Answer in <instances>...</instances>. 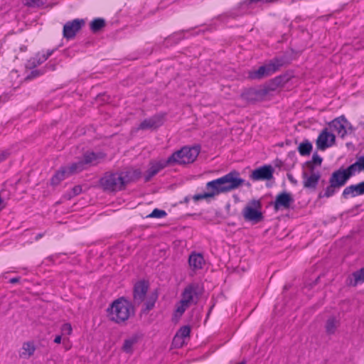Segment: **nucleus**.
<instances>
[{
  "instance_id": "f257e3e1",
  "label": "nucleus",
  "mask_w": 364,
  "mask_h": 364,
  "mask_svg": "<svg viewBox=\"0 0 364 364\" xmlns=\"http://www.w3.org/2000/svg\"><path fill=\"white\" fill-rule=\"evenodd\" d=\"M139 168L132 167L123 171H109L104 173L99 180V185L105 192L117 193L124 191L127 186L141 177Z\"/></svg>"
},
{
  "instance_id": "f03ea898",
  "label": "nucleus",
  "mask_w": 364,
  "mask_h": 364,
  "mask_svg": "<svg viewBox=\"0 0 364 364\" xmlns=\"http://www.w3.org/2000/svg\"><path fill=\"white\" fill-rule=\"evenodd\" d=\"M107 311L109 320L117 324L123 323L135 316L134 305L124 296L113 301Z\"/></svg>"
},
{
  "instance_id": "7ed1b4c3",
  "label": "nucleus",
  "mask_w": 364,
  "mask_h": 364,
  "mask_svg": "<svg viewBox=\"0 0 364 364\" xmlns=\"http://www.w3.org/2000/svg\"><path fill=\"white\" fill-rule=\"evenodd\" d=\"M244 183L245 180L240 177V173L232 170L222 177L208 182L205 188L214 190L217 195H219L237 189Z\"/></svg>"
},
{
  "instance_id": "20e7f679",
  "label": "nucleus",
  "mask_w": 364,
  "mask_h": 364,
  "mask_svg": "<svg viewBox=\"0 0 364 364\" xmlns=\"http://www.w3.org/2000/svg\"><path fill=\"white\" fill-rule=\"evenodd\" d=\"M200 151V146H183L181 149L174 151L168 157V162L171 166L185 165L193 163Z\"/></svg>"
},
{
  "instance_id": "39448f33",
  "label": "nucleus",
  "mask_w": 364,
  "mask_h": 364,
  "mask_svg": "<svg viewBox=\"0 0 364 364\" xmlns=\"http://www.w3.org/2000/svg\"><path fill=\"white\" fill-rule=\"evenodd\" d=\"M348 180L349 178L343 170V167L334 171L329 178L328 186L323 192L321 191L318 193V198H330L334 196L337 190L344 186Z\"/></svg>"
},
{
  "instance_id": "423d86ee",
  "label": "nucleus",
  "mask_w": 364,
  "mask_h": 364,
  "mask_svg": "<svg viewBox=\"0 0 364 364\" xmlns=\"http://www.w3.org/2000/svg\"><path fill=\"white\" fill-rule=\"evenodd\" d=\"M285 60L283 57H276L272 59L268 63L260 66L256 70L249 72L248 77L251 80H261L272 75L284 65Z\"/></svg>"
},
{
  "instance_id": "0eeeda50",
  "label": "nucleus",
  "mask_w": 364,
  "mask_h": 364,
  "mask_svg": "<svg viewBox=\"0 0 364 364\" xmlns=\"http://www.w3.org/2000/svg\"><path fill=\"white\" fill-rule=\"evenodd\" d=\"M249 204L251 205L245 206L242 210L244 219L254 223L262 221L264 217L259 210L262 208L261 202L259 200L252 199L249 202Z\"/></svg>"
},
{
  "instance_id": "6e6552de",
  "label": "nucleus",
  "mask_w": 364,
  "mask_h": 364,
  "mask_svg": "<svg viewBox=\"0 0 364 364\" xmlns=\"http://www.w3.org/2000/svg\"><path fill=\"white\" fill-rule=\"evenodd\" d=\"M269 93L266 85L263 88L250 87L241 92L240 97L247 103L255 104L264 100Z\"/></svg>"
},
{
  "instance_id": "1a4fd4ad",
  "label": "nucleus",
  "mask_w": 364,
  "mask_h": 364,
  "mask_svg": "<svg viewBox=\"0 0 364 364\" xmlns=\"http://www.w3.org/2000/svg\"><path fill=\"white\" fill-rule=\"evenodd\" d=\"M149 289V282L145 279L137 281L134 284L132 302L134 306L141 305L145 301Z\"/></svg>"
},
{
  "instance_id": "9d476101",
  "label": "nucleus",
  "mask_w": 364,
  "mask_h": 364,
  "mask_svg": "<svg viewBox=\"0 0 364 364\" xmlns=\"http://www.w3.org/2000/svg\"><path fill=\"white\" fill-rule=\"evenodd\" d=\"M85 25V21L83 18H75L67 21L63 28V38L67 40L73 39Z\"/></svg>"
},
{
  "instance_id": "9b49d317",
  "label": "nucleus",
  "mask_w": 364,
  "mask_h": 364,
  "mask_svg": "<svg viewBox=\"0 0 364 364\" xmlns=\"http://www.w3.org/2000/svg\"><path fill=\"white\" fill-rule=\"evenodd\" d=\"M294 202V198L291 193L282 191L279 193L272 205L275 211L288 210Z\"/></svg>"
},
{
  "instance_id": "f8f14e48",
  "label": "nucleus",
  "mask_w": 364,
  "mask_h": 364,
  "mask_svg": "<svg viewBox=\"0 0 364 364\" xmlns=\"http://www.w3.org/2000/svg\"><path fill=\"white\" fill-rule=\"evenodd\" d=\"M166 113L163 112L154 114L149 118L144 119L139 125L137 129H156L163 125Z\"/></svg>"
},
{
  "instance_id": "ddd939ff",
  "label": "nucleus",
  "mask_w": 364,
  "mask_h": 364,
  "mask_svg": "<svg viewBox=\"0 0 364 364\" xmlns=\"http://www.w3.org/2000/svg\"><path fill=\"white\" fill-rule=\"evenodd\" d=\"M336 141V136L333 133L328 132L327 128H324L319 134L316 144L317 149L321 151L326 150L331 147Z\"/></svg>"
},
{
  "instance_id": "4468645a",
  "label": "nucleus",
  "mask_w": 364,
  "mask_h": 364,
  "mask_svg": "<svg viewBox=\"0 0 364 364\" xmlns=\"http://www.w3.org/2000/svg\"><path fill=\"white\" fill-rule=\"evenodd\" d=\"M169 166L171 165L170 163L168 162V159L166 160H160L158 161H151L149 162V168L144 175V182H149L154 176L159 173L162 169Z\"/></svg>"
},
{
  "instance_id": "2eb2a0df",
  "label": "nucleus",
  "mask_w": 364,
  "mask_h": 364,
  "mask_svg": "<svg viewBox=\"0 0 364 364\" xmlns=\"http://www.w3.org/2000/svg\"><path fill=\"white\" fill-rule=\"evenodd\" d=\"M274 171L271 165H264L253 170L250 177L252 181H269L273 178Z\"/></svg>"
},
{
  "instance_id": "dca6fc26",
  "label": "nucleus",
  "mask_w": 364,
  "mask_h": 364,
  "mask_svg": "<svg viewBox=\"0 0 364 364\" xmlns=\"http://www.w3.org/2000/svg\"><path fill=\"white\" fill-rule=\"evenodd\" d=\"M301 177L304 188L310 191H315L321 179V173L309 174L307 171H303Z\"/></svg>"
},
{
  "instance_id": "f3484780",
  "label": "nucleus",
  "mask_w": 364,
  "mask_h": 364,
  "mask_svg": "<svg viewBox=\"0 0 364 364\" xmlns=\"http://www.w3.org/2000/svg\"><path fill=\"white\" fill-rule=\"evenodd\" d=\"M348 124L345 116L341 115L331 121L328 125L333 131L337 132L340 137L343 138L347 134V125Z\"/></svg>"
},
{
  "instance_id": "a211bd4d",
  "label": "nucleus",
  "mask_w": 364,
  "mask_h": 364,
  "mask_svg": "<svg viewBox=\"0 0 364 364\" xmlns=\"http://www.w3.org/2000/svg\"><path fill=\"white\" fill-rule=\"evenodd\" d=\"M364 194V181L357 184H352L346 187L342 192V198L348 199Z\"/></svg>"
},
{
  "instance_id": "6ab92c4d",
  "label": "nucleus",
  "mask_w": 364,
  "mask_h": 364,
  "mask_svg": "<svg viewBox=\"0 0 364 364\" xmlns=\"http://www.w3.org/2000/svg\"><path fill=\"white\" fill-rule=\"evenodd\" d=\"M290 80L289 74H282L272 79L266 85L269 92L274 91L277 87L283 86Z\"/></svg>"
},
{
  "instance_id": "aec40b11",
  "label": "nucleus",
  "mask_w": 364,
  "mask_h": 364,
  "mask_svg": "<svg viewBox=\"0 0 364 364\" xmlns=\"http://www.w3.org/2000/svg\"><path fill=\"white\" fill-rule=\"evenodd\" d=\"M188 263L192 270L201 269L205 264V259L201 253L192 252L189 255Z\"/></svg>"
},
{
  "instance_id": "412c9836",
  "label": "nucleus",
  "mask_w": 364,
  "mask_h": 364,
  "mask_svg": "<svg viewBox=\"0 0 364 364\" xmlns=\"http://www.w3.org/2000/svg\"><path fill=\"white\" fill-rule=\"evenodd\" d=\"M195 296H197L196 287L193 284H190L183 291L181 300L183 301V303L191 305L194 303L193 299ZM196 303L197 301H195V304Z\"/></svg>"
},
{
  "instance_id": "4be33fe9",
  "label": "nucleus",
  "mask_w": 364,
  "mask_h": 364,
  "mask_svg": "<svg viewBox=\"0 0 364 364\" xmlns=\"http://www.w3.org/2000/svg\"><path fill=\"white\" fill-rule=\"evenodd\" d=\"M364 282V267L354 272L346 279V284L350 287H355L360 282Z\"/></svg>"
},
{
  "instance_id": "5701e85b",
  "label": "nucleus",
  "mask_w": 364,
  "mask_h": 364,
  "mask_svg": "<svg viewBox=\"0 0 364 364\" xmlns=\"http://www.w3.org/2000/svg\"><path fill=\"white\" fill-rule=\"evenodd\" d=\"M105 156L106 154L102 152L86 151L81 161L86 167V165L92 164L97 160L104 159Z\"/></svg>"
},
{
  "instance_id": "b1692460",
  "label": "nucleus",
  "mask_w": 364,
  "mask_h": 364,
  "mask_svg": "<svg viewBox=\"0 0 364 364\" xmlns=\"http://www.w3.org/2000/svg\"><path fill=\"white\" fill-rule=\"evenodd\" d=\"M158 296L159 294L157 289H155L149 294L144 304L143 308L141 309L142 314H147L154 308Z\"/></svg>"
},
{
  "instance_id": "393cba45",
  "label": "nucleus",
  "mask_w": 364,
  "mask_h": 364,
  "mask_svg": "<svg viewBox=\"0 0 364 364\" xmlns=\"http://www.w3.org/2000/svg\"><path fill=\"white\" fill-rule=\"evenodd\" d=\"M139 338L140 336L138 334L134 333L126 338L122 346V351L126 353L132 354L134 351L133 346L138 343Z\"/></svg>"
},
{
  "instance_id": "a878e982",
  "label": "nucleus",
  "mask_w": 364,
  "mask_h": 364,
  "mask_svg": "<svg viewBox=\"0 0 364 364\" xmlns=\"http://www.w3.org/2000/svg\"><path fill=\"white\" fill-rule=\"evenodd\" d=\"M36 349V347L33 341L24 342L21 348V351L19 353V357L28 359L34 354Z\"/></svg>"
},
{
  "instance_id": "bb28decb",
  "label": "nucleus",
  "mask_w": 364,
  "mask_h": 364,
  "mask_svg": "<svg viewBox=\"0 0 364 364\" xmlns=\"http://www.w3.org/2000/svg\"><path fill=\"white\" fill-rule=\"evenodd\" d=\"M69 176H70L68 174V171L66 170V166H61L51 177L50 183L53 186H56L60 184L63 180Z\"/></svg>"
},
{
  "instance_id": "cd10ccee",
  "label": "nucleus",
  "mask_w": 364,
  "mask_h": 364,
  "mask_svg": "<svg viewBox=\"0 0 364 364\" xmlns=\"http://www.w3.org/2000/svg\"><path fill=\"white\" fill-rule=\"evenodd\" d=\"M297 149L301 156H309L312 151L313 146L309 139H304L299 144Z\"/></svg>"
},
{
  "instance_id": "c85d7f7f",
  "label": "nucleus",
  "mask_w": 364,
  "mask_h": 364,
  "mask_svg": "<svg viewBox=\"0 0 364 364\" xmlns=\"http://www.w3.org/2000/svg\"><path fill=\"white\" fill-rule=\"evenodd\" d=\"M86 167H85L81 159L77 162L72 163L70 166H66V170L69 176L80 173Z\"/></svg>"
},
{
  "instance_id": "c756f323",
  "label": "nucleus",
  "mask_w": 364,
  "mask_h": 364,
  "mask_svg": "<svg viewBox=\"0 0 364 364\" xmlns=\"http://www.w3.org/2000/svg\"><path fill=\"white\" fill-rule=\"evenodd\" d=\"M338 327V321L334 316L328 318L325 324L326 332L328 335H333L335 333Z\"/></svg>"
},
{
  "instance_id": "7c9ffc66",
  "label": "nucleus",
  "mask_w": 364,
  "mask_h": 364,
  "mask_svg": "<svg viewBox=\"0 0 364 364\" xmlns=\"http://www.w3.org/2000/svg\"><path fill=\"white\" fill-rule=\"evenodd\" d=\"M106 25L105 21L101 18H97L93 19L90 24V30L92 33H95L99 32Z\"/></svg>"
},
{
  "instance_id": "2f4dec72",
  "label": "nucleus",
  "mask_w": 364,
  "mask_h": 364,
  "mask_svg": "<svg viewBox=\"0 0 364 364\" xmlns=\"http://www.w3.org/2000/svg\"><path fill=\"white\" fill-rule=\"evenodd\" d=\"M45 61L46 60H45L44 56H43L40 53H37L35 55V57L31 58L30 60H28V67L30 69H33V68H36L37 66L40 65L41 64H42L43 63H44Z\"/></svg>"
},
{
  "instance_id": "473e14b6",
  "label": "nucleus",
  "mask_w": 364,
  "mask_h": 364,
  "mask_svg": "<svg viewBox=\"0 0 364 364\" xmlns=\"http://www.w3.org/2000/svg\"><path fill=\"white\" fill-rule=\"evenodd\" d=\"M208 192L194 195L193 196V200L198 201V200H203V199L213 198L214 196H217V193H215V191L214 190H213V189H208Z\"/></svg>"
},
{
  "instance_id": "72a5a7b5",
  "label": "nucleus",
  "mask_w": 364,
  "mask_h": 364,
  "mask_svg": "<svg viewBox=\"0 0 364 364\" xmlns=\"http://www.w3.org/2000/svg\"><path fill=\"white\" fill-rule=\"evenodd\" d=\"M345 173L347 175L348 178L350 179L355 174L356 172H360L359 166L358 165L357 161L350 164L346 168H343Z\"/></svg>"
},
{
  "instance_id": "f704fd0d",
  "label": "nucleus",
  "mask_w": 364,
  "mask_h": 364,
  "mask_svg": "<svg viewBox=\"0 0 364 364\" xmlns=\"http://www.w3.org/2000/svg\"><path fill=\"white\" fill-rule=\"evenodd\" d=\"M191 333V328L189 326H183L177 331L173 341H176L177 338H185L188 337Z\"/></svg>"
},
{
  "instance_id": "c9c22d12",
  "label": "nucleus",
  "mask_w": 364,
  "mask_h": 364,
  "mask_svg": "<svg viewBox=\"0 0 364 364\" xmlns=\"http://www.w3.org/2000/svg\"><path fill=\"white\" fill-rule=\"evenodd\" d=\"M189 306V304L186 303L185 304L183 302V301L180 300V301L176 304V309L175 311L176 316H181L186 310V309L188 308Z\"/></svg>"
},
{
  "instance_id": "e433bc0d",
  "label": "nucleus",
  "mask_w": 364,
  "mask_h": 364,
  "mask_svg": "<svg viewBox=\"0 0 364 364\" xmlns=\"http://www.w3.org/2000/svg\"><path fill=\"white\" fill-rule=\"evenodd\" d=\"M167 213L165 210L155 208L153 211L148 215L147 218H162L166 216Z\"/></svg>"
},
{
  "instance_id": "4c0bfd02",
  "label": "nucleus",
  "mask_w": 364,
  "mask_h": 364,
  "mask_svg": "<svg viewBox=\"0 0 364 364\" xmlns=\"http://www.w3.org/2000/svg\"><path fill=\"white\" fill-rule=\"evenodd\" d=\"M46 0H25V5L28 7H41L46 4Z\"/></svg>"
},
{
  "instance_id": "58836bf2",
  "label": "nucleus",
  "mask_w": 364,
  "mask_h": 364,
  "mask_svg": "<svg viewBox=\"0 0 364 364\" xmlns=\"http://www.w3.org/2000/svg\"><path fill=\"white\" fill-rule=\"evenodd\" d=\"M304 166L306 167V170L304 171H307L309 174L316 173H321L320 171L316 170V165L312 164L311 162L307 161L304 163Z\"/></svg>"
},
{
  "instance_id": "ea45409f",
  "label": "nucleus",
  "mask_w": 364,
  "mask_h": 364,
  "mask_svg": "<svg viewBox=\"0 0 364 364\" xmlns=\"http://www.w3.org/2000/svg\"><path fill=\"white\" fill-rule=\"evenodd\" d=\"M309 161L316 166H320L322 164L323 158L321 156H320L317 154V152H315L312 156L311 160H310Z\"/></svg>"
},
{
  "instance_id": "a19ab883",
  "label": "nucleus",
  "mask_w": 364,
  "mask_h": 364,
  "mask_svg": "<svg viewBox=\"0 0 364 364\" xmlns=\"http://www.w3.org/2000/svg\"><path fill=\"white\" fill-rule=\"evenodd\" d=\"M61 331L63 334L70 335L73 331L72 326L70 323H65L61 326Z\"/></svg>"
},
{
  "instance_id": "79ce46f5",
  "label": "nucleus",
  "mask_w": 364,
  "mask_h": 364,
  "mask_svg": "<svg viewBox=\"0 0 364 364\" xmlns=\"http://www.w3.org/2000/svg\"><path fill=\"white\" fill-rule=\"evenodd\" d=\"M44 73V70H33L28 75L27 79H32L38 77Z\"/></svg>"
},
{
  "instance_id": "37998d69",
  "label": "nucleus",
  "mask_w": 364,
  "mask_h": 364,
  "mask_svg": "<svg viewBox=\"0 0 364 364\" xmlns=\"http://www.w3.org/2000/svg\"><path fill=\"white\" fill-rule=\"evenodd\" d=\"M81 192H82V186L80 185L75 186L72 188V195L70 196V197L76 196L79 195L80 193H81Z\"/></svg>"
},
{
  "instance_id": "c03bdc74",
  "label": "nucleus",
  "mask_w": 364,
  "mask_h": 364,
  "mask_svg": "<svg viewBox=\"0 0 364 364\" xmlns=\"http://www.w3.org/2000/svg\"><path fill=\"white\" fill-rule=\"evenodd\" d=\"M360 171H364V155L359 156L356 160Z\"/></svg>"
},
{
  "instance_id": "a18cd8bd",
  "label": "nucleus",
  "mask_w": 364,
  "mask_h": 364,
  "mask_svg": "<svg viewBox=\"0 0 364 364\" xmlns=\"http://www.w3.org/2000/svg\"><path fill=\"white\" fill-rule=\"evenodd\" d=\"M55 49L53 50H48L46 51V53L42 54L43 56H44L45 60H46L55 51Z\"/></svg>"
},
{
  "instance_id": "49530a36",
  "label": "nucleus",
  "mask_w": 364,
  "mask_h": 364,
  "mask_svg": "<svg viewBox=\"0 0 364 364\" xmlns=\"http://www.w3.org/2000/svg\"><path fill=\"white\" fill-rule=\"evenodd\" d=\"M21 279L20 277H13L9 279V283L11 284H16L18 283Z\"/></svg>"
},
{
  "instance_id": "de8ad7c7",
  "label": "nucleus",
  "mask_w": 364,
  "mask_h": 364,
  "mask_svg": "<svg viewBox=\"0 0 364 364\" xmlns=\"http://www.w3.org/2000/svg\"><path fill=\"white\" fill-rule=\"evenodd\" d=\"M61 339H62L61 336L60 335H58L54 338V343L59 344V343H61Z\"/></svg>"
},
{
  "instance_id": "09e8293b",
  "label": "nucleus",
  "mask_w": 364,
  "mask_h": 364,
  "mask_svg": "<svg viewBox=\"0 0 364 364\" xmlns=\"http://www.w3.org/2000/svg\"><path fill=\"white\" fill-rule=\"evenodd\" d=\"M43 233H38L36 237H35V240H38L40 238H41L43 236Z\"/></svg>"
},
{
  "instance_id": "8fccbe9b",
  "label": "nucleus",
  "mask_w": 364,
  "mask_h": 364,
  "mask_svg": "<svg viewBox=\"0 0 364 364\" xmlns=\"http://www.w3.org/2000/svg\"><path fill=\"white\" fill-rule=\"evenodd\" d=\"M189 200H190V198L188 196L185 197L183 199L184 203H188Z\"/></svg>"
},
{
  "instance_id": "3c124183",
  "label": "nucleus",
  "mask_w": 364,
  "mask_h": 364,
  "mask_svg": "<svg viewBox=\"0 0 364 364\" xmlns=\"http://www.w3.org/2000/svg\"><path fill=\"white\" fill-rule=\"evenodd\" d=\"M289 180L291 181V182H294V183H296V181H294V179L292 178V177H289Z\"/></svg>"
},
{
  "instance_id": "603ef678",
  "label": "nucleus",
  "mask_w": 364,
  "mask_h": 364,
  "mask_svg": "<svg viewBox=\"0 0 364 364\" xmlns=\"http://www.w3.org/2000/svg\"><path fill=\"white\" fill-rule=\"evenodd\" d=\"M238 364H246V362H245V361H242V362H240V363H238Z\"/></svg>"
}]
</instances>
